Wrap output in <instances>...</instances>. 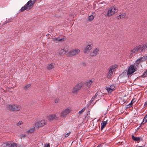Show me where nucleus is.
<instances>
[{
  "instance_id": "nucleus-1",
  "label": "nucleus",
  "mask_w": 147,
  "mask_h": 147,
  "mask_svg": "<svg viewBox=\"0 0 147 147\" xmlns=\"http://www.w3.org/2000/svg\"><path fill=\"white\" fill-rule=\"evenodd\" d=\"M36 2V0H29L24 7L21 8L20 10V11L22 12L25 10L28 11L30 10L33 7V5Z\"/></svg>"
},
{
  "instance_id": "nucleus-2",
  "label": "nucleus",
  "mask_w": 147,
  "mask_h": 147,
  "mask_svg": "<svg viewBox=\"0 0 147 147\" xmlns=\"http://www.w3.org/2000/svg\"><path fill=\"white\" fill-rule=\"evenodd\" d=\"M7 108L11 111H20L21 109L19 105L15 104L8 105L7 106Z\"/></svg>"
},
{
  "instance_id": "nucleus-3",
  "label": "nucleus",
  "mask_w": 147,
  "mask_h": 147,
  "mask_svg": "<svg viewBox=\"0 0 147 147\" xmlns=\"http://www.w3.org/2000/svg\"><path fill=\"white\" fill-rule=\"evenodd\" d=\"M142 51V46L141 45H138L130 50V54L132 55L134 53H137L138 52H140Z\"/></svg>"
},
{
  "instance_id": "nucleus-4",
  "label": "nucleus",
  "mask_w": 147,
  "mask_h": 147,
  "mask_svg": "<svg viewBox=\"0 0 147 147\" xmlns=\"http://www.w3.org/2000/svg\"><path fill=\"white\" fill-rule=\"evenodd\" d=\"M71 111V107H68L63 109L60 114V116L62 118H65L69 114Z\"/></svg>"
},
{
  "instance_id": "nucleus-5",
  "label": "nucleus",
  "mask_w": 147,
  "mask_h": 147,
  "mask_svg": "<svg viewBox=\"0 0 147 147\" xmlns=\"http://www.w3.org/2000/svg\"><path fill=\"white\" fill-rule=\"evenodd\" d=\"M117 11L118 9L116 7L114 6L111 7L108 10L106 16L110 17L114 14L117 12Z\"/></svg>"
},
{
  "instance_id": "nucleus-6",
  "label": "nucleus",
  "mask_w": 147,
  "mask_h": 147,
  "mask_svg": "<svg viewBox=\"0 0 147 147\" xmlns=\"http://www.w3.org/2000/svg\"><path fill=\"white\" fill-rule=\"evenodd\" d=\"M82 86L83 84L82 83L80 82L78 83L73 88L72 90V92L74 94H76L81 89Z\"/></svg>"
},
{
  "instance_id": "nucleus-7",
  "label": "nucleus",
  "mask_w": 147,
  "mask_h": 147,
  "mask_svg": "<svg viewBox=\"0 0 147 147\" xmlns=\"http://www.w3.org/2000/svg\"><path fill=\"white\" fill-rule=\"evenodd\" d=\"M80 52V50L78 49H73L69 52L67 53L68 56H74Z\"/></svg>"
},
{
  "instance_id": "nucleus-8",
  "label": "nucleus",
  "mask_w": 147,
  "mask_h": 147,
  "mask_svg": "<svg viewBox=\"0 0 147 147\" xmlns=\"http://www.w3.org/2000/svg\"><path fill=\"white\" fill-rule=\"evenodd\" d=\"M66 39L64 36H59L57 38H53V40L56 42H62L64 41Z\"/></svg>"
},
{
  "instance_id": "nucleus-9",
  "label": "nucleus",
  "mask_w": 147,
  "mask_h": 147,
  "mask_svg": "<svg viewBox=\"0 0 147 147\" xmlns=\"http://www.w3.org/2000/svg\"><path fill=\"white\" fill-rule=\"evenodd\" d=\"M45 125V122L44 120H42L41 121L36 123L35 124V126L36 128H38L43 127Z\"/></svg>"
},
{
  "instance_id": "nucleus-10",
  "label": "nucleus",
  "mask_w": 147,
  "mask_h": 147,
  "mask_svg": "<svg viewBox=\"0 0 147 147\" xmlns=\"http://www.w3.org/2000/svg\"><path fill=\"white\" fill-rule=\"evenodd\" d=\"M93 81L91 80H88L85 83L84 88L88 89L92 86V85Z\"/></svg>"
},
{
  "instance_id": "nucleus-11",
  "label": "nucleus",
  "mask_w": 147,
  "mask_h": 147,
  "mask_svg": "<svg viewBox=\"0 0 147 147\" xmlns=\"http://www.w3.org/2000/svg\"><path fill=\"white\" fill-rule=\"evenodd\" d=\"M93 48V45L91 43H89L84 48L83 51L84 53L88 52Z\"/></svg>"
},
{
  "instance_id": "nucleus-12",
  "label": "nucleus",
  "mask_w": 147,
  "mask_h": 147,
  "mask_svg": "<svg viewBox=\"0 0 147 147\" xmlns=\"http://www.w3.org/2000/svg\"><path fill=\"white\" fill-rule=\"evenodd\" d=\"M135 71L134 67L132 65H131L128 68L127 72V75L129 76L133 73Z\"/></svg>"
},
{
  "instance_id": "nucleus-13",
  "label": "nucleus",
  "mask_w": 147,
  "mask_h": 147,
  "mask_svg": "<svg viewBox=\"0 0 147 147\" xmlns=\"http://www.w3.org/2000/svg\"><path fill=\"white\" fill-rule=\"evenodd\" d=\"M99 51V48L98 47H96L94 49L93 51L90 53V55L92 57L95 56L98 54Z\"/></svg>"
},
{
  "instance_id": "nucleus-14",
  "label": "nucleus",
  "mask_w": 147,
  "mask_h": 147,
  "mask_svg": "<svg viewBox=\"0 0 147 147\" xmlns=\"http://www.w3.org/2000/svg\"><path fill=\"white\" fill-rule=\"evenodd\" d=\"M115 89V86L113 85L106 87V89L108 93H111Z\"/></svg>"
},
{
  "instance_id": "nucleus-15",
  "label": "nucleus",
  "mask_w": 147,
  "mask_h": 147,
  "mask_svg": "<svg viewBox=\"0 0 147 147\" xmlns=\"http://www.w3.org/2000/svg\"><path fill=\"white\" fill-rule=\"evenodd\" d=\"M58 117L55 114L50 115L47 117V119L49 120H52L53 119L57 120Z\"/></svg>"
},
{
  "instance_id": "nucleus-16",
  "label": "nucleus",
  "mask_w": 147,
  "mask_h": 147,
  "mask_svg": "<svg viewBox=\"0 0 147 147\" xmlns=\"http://www.w3.org/2000/svg\"><path fill=\"white\" fill-rule=\"evenodd\" d=\"M55 67V64L54 63H51L47 66V69L48 70H51L54 68Z\"/></svg>"
},
{
  "instance_id": "nucleus-17",
  "label": "nucleus",
  "mask_w": 147,
  "mask_h": 147,
  "mask_svg": "<svg viewBox=\"0 0 147 147\" xmlns=\"http://www.w3.org/2000/svg\"><path fill=\"white\" fill-rule=\"evenodd\" d=\"M11 142H9L4 143L1 146L2 147H11Z\"/></svg>"
},
{
  "instance_id": "nucleus-18",
  "label": "nucleus",
  "mask_w": 147,
  "mask_h": 147,
  "mask_svg": "<svg viewBox=\"0 0 147 147\" xmlns=\"http://www.w3.org/2000/svg\"><path fill=\"white\" fill-rule=\"evenodd\" d=\"M35 130L34 127L30 128L26 131V133L27 134H31L34 133Z\"/></svg>"
},
{
  "instance_id": "nucleus-19",
  "label": "nucleus",
  "mask_w": 147,
  "mask_h": 147,
  "mask_svg": "<svg viewBox=\"0 0 147 147\" xmlns=\"http://www.w3.org/2000/svg\"><path fill=\"white\" fill-rule=\"evenodd\" d=\"M68 50L67 48H64L63 49H61L59 51V54L60 55H62L68 52Z\"/></svg>"
},
{
  "instance_id": "nucleus-20",
  "label": "nucleus",
  "mask_w": 147,
  "mask_h": 147,
  "mask_svg": "<svg viewBox=\"0 0 147 147\" xmlns=\"http://www.w3.org/2000/svg\"><path fill=\"white\" fill-rule=\"evenodd\" d=\"M98 92H96V93L95 94L94 96H93L92 98H91L90 102H92L94 100L98 98L99 99L100 97H98Z\"/></svg>"
},
{
  "instance_id": "nucleus-21",
  "label": "nucleus",
  "mask_w": 147,
  "mask_h": 147,
  "mask_svg": "<svg viewBox=\"0 0 147 147\" xmlns=\"http://www.w3.org/2000/svg\"><path fill=\"white\" fill-rule=\"evenodd\" d=\"M113 71L109 69V72L107 74V78L108 79L111 78L113 74Z\"/></svg>"
},
{
  "instance_id": "nucleus-22",
  "label": "nucleus",
  "mask_w": 147,
  "mask_h": 147,
  "mask_svg": "<svg viewBox=\"0 0 147 147\" xmlns=\"http://www.w3.org/2000/svg\"><path fill=\"white\" fill-rule=\"evenodd\" d=\"M107 123V121H103L101 124V129H103Z\"/></svg>"
},
{
  "instance_id": "nucleus-23",
  "label": "nucleus",
  "mask_w": 147,
  "mask_h": 147,
  "mask_svg": "<svg viewBox=\"0 0 147 147\" xmlns=\"http://www.w3.org/2000/svg\"><path fill=\"white\" fill-rule=\"evenodd\" d=\"M117 67V65L116 64H115L112 65L109 68V69L113 71L114 69Z\"/></svg>"
},
{
  "instance_id": "nucleus-24",
  "label": "nucleus",
  "mask_w": 147,
  "mask_h": 147,
  "mask_svg": "<svg viewBox=\"0 0 147 147\" xmlns=\"http://www.w3.org/2000/svg\"><path fill=\"white\" fill-rule=\"evenodd\" d=\"M132 138L134 140L139 142L140 141V138L139 137H135L134 136H132Z\"/></svg>"
},
{
  "instance_id": "nucleus-25",
  "label": "nucleus",
  "mask_w": 147,
  "mask_h": 147,
  "mask_svg": "<svg viewBox=\"0 0 147 147\" xmlns=\"http://www.w3.org/2000/svg\"><path fill=\"white\" fill-rule=\"evenodd\" d=\"M147 122V114L144 117L142 123H145Z\"/></svg>"
},
{
  "instance_id": "nucleus-26",
  "label": "nucleus",
  "mask_w": 147,
  "mask_h": 147,
  "mask_svg": "<svg viewBox=\"0 0 147 147\" xmlns=\"http://www.w3.org/2000/svg\"><path fill=\"white\" fill-rule=\"evenodd\" d=\"M86 109L85 108H84L81 109L80 111H79L78 112V114L79 115L81 114Z\"/></svg>"
},
{
  "instance_id": "nucleus-27",
  "label": "nucleus",
  "mask_w": 147,
  "mask_h": 147,
  "mask_svg": "<svg viewBox=\"0 0 147 147\" xmlns=\"http://www.w3.org/2000/svg\"><path fill=\"white\" fill-rule=\"evenodd\" d=\"M11 147H19L18 145L17 144L13 143H11Z\"/></svg>"
},
{
  "instance_id": "nucleus-28",
  "label": "nucleus",
  "mask_w": 147,
  "mask_h": 147,
  "mask_svg": "<svg viewBox=\"0 0 147 147\" xmlns=\"http://www.w3.org/2000/svg\"><path fill=\"white\" fill-rule=\"evenodd\" d=\"M142 46V49H145L147 48V42Z\"/></svg>"
},
{
  "instance_id": "nucleus-29",
  "label": "nucleus",
  "mask_w": 147,
  "mask_h": 147,
  "mask_svg": "<svg viewBox=\"0 0 147 147\" xmlns=\"http://www.w3.org/2000/svg\"><path fill=\"white\" fill-rule=\"evenodd\" d=\"M94 18V17L92 15H90L88 17V19L90 21L92 20Z\"/></svg>"
},
{
  "instance_id": "nucleus-30",
  "label": "nucleus",
  "mask_w": 147,
  "mask_h": 147,
  "mask_svg": "<svg viewBox=\"0 0 147 147\" xmlns=\"http://www.w3.org/2000/svg\"><path fill=\"white\" fill-rule=\"evenodd\" d=\"M24 124V123L21 121H20L18 122L16 124L17 125L19 126L20 125H23Z\"/></svg>"
},
{
  "instance_id": "nucleus-31",
  "label": "nucleus",
  "mask_w": 147,
  "mask_h": 147,
  "mask_svg": "<svg viewBox=\"0 0 147 147\" xmlns=\"http://www.w3.org/2000/svg\"><path fill=\"white\" fill-rule=\"evenodd\" d=\"M125 17V15L124 14H121V15H119V16L118 17V18L119 19H121V18H123Z\"/></svg>"
},
{
  "instance_id": "nucleus-32",
  "label": "nucleus",
  "mask_w": 147,
  "mask_h": 147,
  "mask_svg": "<svg viewBox=\"0 0 147 147\" xmlns=\"http://www.w3.org/2000/svg\"><path fill=\"white\" fill-rule=\"evenodd\" d=\"M142 58H141L139 59H138L136 61V64H139L140 62L142 60Z\"/></svg>"
},
{
  "instance_id": "nucleus-33",
  "label": "nucleus",
  "mask_w": 147,
  "mask_h": 147,
  "mask_svg": "<svg viewBox=\"0 0 147 147\" xmlns=\"http://www.w3.org/2000/svg\"><path fill=\"white\" fill-rule=\"evenodd\" d=\"M31 86V85L30 84H28L25 86L24 89L25 90H26L29 88Z\"/></svg>"
},
{
  "instance_id": "nucleus-34",
  "label": "nucleus",
  "mask_w": 147,
  "mask_h": 147,
  "mask_svg": "<svg viewBox=\"0 0 147 147\" xmlns=\"http://www.w3.org/2000/svg\"><path fill=\"white\" fill-rule=\"evenodd\" d=\"M147 76V71H145L143 74L142 76L143 77H145Z\"/></svg>"
},
{
  "instance_id": "nucleus-35",
  "label": "nucleus",
  "mask_w": 147,
  "mask_h": 147,
  "mask_svg": "<svg viewBox=\"0 0 147 147\" xmlns=\"http://www.w3.org/2000/svg\"><path fill=\"white\" fill-rule=\"evenodd\" d=\"M142 59H143L145 60H147V54L145 55L144 56H143L142 57Z\"/></svg>"
},
{
  "instance_id": "nucleus-36",
  "label": "nucleus",
  "mask_w": 147,
  "mask_h": 147,
  "mask_svg": "<svg viewBox=\"0 0 147 147\" xmlns=\"http://www.w3.org/2000/svg\"><path fill=\"white\" fill-rule=\"evenodd\" d=\"M59 102V100L58 98H56L55 100V103H58Z\"/></svg>"
},
{
  "instance_id": "nucleus-37",
  "label": "nucleus",
  "mask_w": 147,
  "mask_h": 147,
  "mask_svg": "<svg viewBox=\"0 0 147 147\" xmlns=\"http://www.w3.org/2000/svg\"><path fill=\"white\" fill-rule=\"evenodd\" d=\"M136 101V99L135 98H134L131 101V103H132V104H133V103H134Z\"/></svg>"
},
{
  "instance_id": "nucleus-38",
  "label": "nucleus",
  "mask_w": 147,
  "mask_h": 147,
  "mask_svg": "<svg viewBox=\"0 0 147 147\" xmlns=\"http://www.w3.org/2000/svg\"><path fill=\"white\" fill-rule=\"evenodd\" d=\"M70 133V132H69L67 133L66 134H65V137L66 138H67V137H68L69 136V135Z\"/></svg>"
},
{
  "instance_id": "nucleus-39",
  "label": "nucleus",
  "mask_w": 147,
  "mask_h": 147,
  "mask_svg": "<svg viewBox=\"0 0 147 147\" xmlns=\"http://www.w3.org/2000/svg\"><path fill=\"white\" fill-rule=\"evenodd\" d=\"M45 147H50V145L49 144H45Z\"/></svg>"
},
{
  "instance_id": "nucleus-40",
  "label": "nucleus",
  "mask_w": 147,
  "mask_h": 147,
  "mask_svg": "<svg viewBox=\"0 0 147 147\" xmlns=\"http://www.w3.org/2000/svg\"><path fill=\"white\" fill-rule=\"evenodd\" d=\"M132 103H131V102L128 105V107H131L132 106Z\"/></svg>"
},
{
  "instance_id": "nucleus-41",
  "label": "nucleus",
  "mask_w": 147,
  "mask_h": 147,
  "mask_svg": "<svg viewBox=\"0 0 147 147\" xmlns=\"http://www.w3.org/2000/svg\"><path fill=\"white\" fill-rule=\"evenodd\" d=\"M132 103H131V102L128 105V107H131L132 106Z\"/></svg>"
},
{
  "instance_id": "nucleus-42",
  "label": "nucleus",
  "mask_w": 147,
  "mask_h": 147,
  "mask_svg": "<svg viewBox=\"0 0 147 147\" xmlns=\"http://www.w3.org/2000/svg\"><path fill=\"white\" fill-rule=\"evenodd\" d=\"M26 136V135L24 134H23L21 135V137L22 138H24Z\"/></svg>"
},
{
  "instance_id": "nucleus-43",
  "label": "nucleus",
  "mask_w": 147,
  "mask_h": 147,
  "mask_svg": "<svg viewBox=\"0 0 147 147\" xmlns=\"http://www.w3.org/2000/svg\"><path fill=\"white\" fill-rule=\"evenodd\" d=\"M144 106L145 107H146L147 106V102H145V103H144Z\"/></svg>"
},
{
  "instance_id": "nucleus-44",
  "label": "nucleus",
  "mask_w": 147,
  "mask_h": 147,
  "mask_svg": "<svg viewBox=\"0 0 147 147\" xmlns=\"http://www.w3.org/2000/svg\"><path fill=\"white\" fill-rule=\"evenodd\" d=\"M138 147H142V146H139Z\"/></svg>"
}]
</instances>
